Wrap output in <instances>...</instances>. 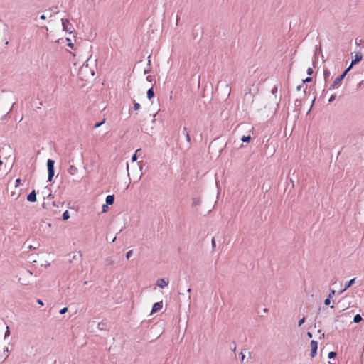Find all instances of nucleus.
<instances>
[{
    "label": "nucleus",
    "instance_id": "30",
    "mask_svg": "<svg viewBox=\"0 0 364 364\" xmlns=\"http://www.w3.org/2000/svg\"><path fill=\"white\" fill-rule=\"evenodd\" d=\"M132 253H133V250H129V251H128L127 252L126 257H127V259H129L130 258V257L132 256Z\"/></svg>",
    "mask_w": 364,
    "mask_h": 364
},
{
    "label": "nucleus",
    "instance_id": "60",
    "mask_svg": "<svg viewBox=\"0 0 364 364\" xmlns=\"http://www.w3.org/2000/svg\"><path fill=\"white\" fill-rule=\"evenodd\" d=\"M6 353H9L8 348H6Z\"/></svg>",
    "mask_w": 364,
    "mask_h": 364
},
{
    "label": "nucleus",
    "instance_id": "36",
    "mask_svg": "<svg viewBox=\"0 0 364 364\" xmlns=\"http://www.w3.org/2000/svg\"><path fill=\"white\" fill-rule=\"evenodd\" d=\"M336 294V291L334 289H332L328 295L329 298H332Z\"/></svg>",
    "mask_w": 364,
    "mask_h": 364
},
{
    "label": "nucleus",
    "instance_id": "9",
    "mask_svg": "<svg viewBox=\"0 0 364 364\" xmlns=\"http://www.w3.org/2000/svg\"><path fill=\"white\" fill-rule=\"evenodd\" d=\"M355 278H353L351 279L350 280L348 281L347 282H346L345 284V287L343 289L341 290L340 291V294H342L343 292H344L347 289H348L350 287H351L354 283H355Z\"/></svg>",
    "mask_w": 364,
    "mask_h": 364
},
{
    "label": "nucleus",
    "instance_id": "44",
    "mask_svg": "<svg viewBox=\"0 0 364 364\" xmlns=\"http://www.w3.org/2000/svg\"><path fill=\"white\" fill-rule=\"evenodd\" d=\"M321 47H319V48H316V53H315V54L316 55V54H318V53H321Z\"/></svg>",
    "mask_w": 364,
    "mask_h": 364
},
{
    "label": "nucleus",
    "instance_id": "57",
    "mask_svg": "<svg viewBox=\"0 0 364 364\" xmlns=\"http://www.w3.org/2000/svg\"><path fill=\"white\" fill-rule=\"evenodd\" d=\"M150 63H151V60H149V61H148V65H150Z\"/></svg>",
    "mask_w": 364,
    "mask_h": 364
},
{
    "label": "nucleus",
    "instance_id": "47",
    "mask_svg": "<svg viewBox=\"0 0 364 364\" xmlns=\"http://www.w3.org/2000/svg\"><path fill=\"white\" fill-rule=\"evenodd\" d=\"M318 333H320V335H321V337H322V338H324V336H325V333H322V331H321V330H318Z\"/></svg>",
    "mask_w": 364,
    "mask_h": 364
},
{
    "label": "nucleus",
    "instance_id": "11",
    "mask_svg": "<svg viewBox=\"0 0 364 364\" xmlns=\"http://www.w3.org/2000/svg\"><path fill=\"white\" fill-rule=\"evenodd\" d=\"M183 134L185 135L186 139L187 142L189 144V146H191V136H190V134L188 130V128L186 127H184L183 128Z\"/></svg>",
    "mask_w": 364,
    "mask_h": 364
},
{
    "label": "nucleus",
    "instance_id": "14",
    "mask_svg": "<svg viewBox=\"0 0 364 364\" xmlns=\"http://www.w3.org/2000/svg\"><path fill=\"white\" fill-rule=\"evenodd\" d=\"M154 91L153 87H151L147 91V97L149 100H151L154 97Z\"/></svg>",
    "mask_w": 364,
    "mask_h": 364
},
{
    "label": "nucleus",
    "instance_id": "51",
    "mask_svg": "<svg viewBox=\"0 0 364 364\" xmlns=\"http://www.w3.org/2000/svg\"><path fill=\"white\" fill-rule=\"evenodd\" d=\"M40 18L42 20H45L46 18V16L44 14H43L41 16Z\"/></svg>",
    "mask_w": 364,
    "mask_h": 364
},
{
    "label": "nucleus",
    "instance_id": "16",
    "mask_svg": "<svg viewBox=\"0 0 364 364\" xmlns=\"http://www.w3.org/2000/svg\"><path fill=\"white\" fill-rule=\"evenodd\" d=\"M301 89H303V90H304V95H306V93L307 85H303V84L301 83V85H298V86H297V87H296V90H297V91H299V90H301Z\"/></svg>",
    "mask_w": 364,
    "mask_h": 364
},
{
    "label": "nucleus",
    "instance_id": "21",
    "mask_svg": "<svg viewBox=\"0 0 364 364\" xmlns=\"http://www.w3.org/2000/svg\"><path fill=\"white\" fill-rule=\"evenodd\" d=\"M63 220H67L68 219L70 218V213L68 210H65L63 213Z\"/></svg>",
    "mask_w": 364,
    "mask_h": 364
},
{
    "label": "nucleus",
    "instance_id": "22",
    "mask_svg": "<svg viewBox=\"0 0 364 364\" xmlns=\"http://www.w3.org/2000/svg\"><path fill=\"white\" fill-rule=\"evenodd\" d=\"M106 122V119L105 118L102 121L100 122H97L96 123L95 125H94V128L95 129H97L98 127H100V126H102L103 124H105Z\"/></svg>",
    "mask_w": 364,
    "mask_h": 364
},
{
    "label": "nucleus",
    "instance_id": "25",
    "mask_svg": "<svg viewBox=\"0 0 364 364\" xmlns=\"http://www.w3.org/2000/svg\"><path fill=\"white\" fill-rule=\"evenodd\" d=\"M141 149H137L135 152V154L132 156V161H135L137 160V153L139 152Z\"/></svg>",
    "mask_w": 364,
    "mask_h": 364
},
{
    "label": "nucleus",
    "instance_id": "29",
    "mask_svg": "<svg viewBox=\"0 0 364 364\" xmlns=\"http://www.w3.org/2000/svg\"><path fill=\"white\" fill-rule=\"evenodd\" d=\"M278 87L277 85H274V87L272 89V94L275 95L277 92Z\"/></svg>",
    "mask_w": 364,
    "mask_h": 364
},
{
    "label": "nucleus",
    "instance_id": "40",
    "mask_svg": "<svg viewBox=\"0 0 364 364\" xmlns=\"http://www.w3.org/2000/svg\"><path fill=\"white\" fill-rule=\"evenodd\" d=\"M335 99H336V95H331L328 100V102H332Z\"/></svg>",
    "mask_w": 364,
    "mask_h": 364
},
{
    "label": "nucleus",
    "instance_id": "17",
    "mask_svg": "<svg viewBox=\"0 0 364 364\" xmlns=\"http://www.w3.org/2000/svg\"><path fill=\"white\" fill-rule=\"evenodd\" d=\"M200 200L199 198H193L192 199V206H197L198 205H200Z\"/></svg>",
    "mask_w": 364,
    "mask_h": 364
},
{
    "label": "nucleus",
    "instance_id": "35",
    "mask_svg": "<svg viewBox=\"0 0 364 364\" xmlns=\"http://www.w3.org/2000/svg\"><path fill=\"white\" fill-rule=\"evenodd\" d=\"M67 311H68V308L67 307H64V308H63L62 309L60 310V314H64Z\"/></svg>",
    "mask_w": 364,
    "mask_h": 364
},
{
    "label": "nucleus",
    "instance_id": "5",
    "mask_svg": "<svg viewBox=\"0 0 364 364\" xmlns=\"http://www.w3.org/2000/svg\"><path fill=\"white\" fill-rule=\"evenodd\" d=\"M310 346L311 348L310 356L311 358H314L317 353L318 342L316 341L312 340L310 343Z\"/></svg>",
    "mask_w": 364,
    "mask_h": 364
},
{
    "label": "nucleus",
    "instance_id": "46",
    "mask_svg": "<svg viewBox=\"0 0 364 364\" xmlns=\"http://www.w3.org/2000/svg\"><path fill=\"white\" fill-rule=\"evenodd\" d=\"M318 333H320V335H321V337H322V338H324V336H325V333H322V331H321V330H318Z\"/></svg>",
    "mask_w": 364,
    "mask_h": 364
},
{
    "label": "nucleus",
    "instance_id": "15",
    "mask_svg": "<svg viewBox=\"0 0 364 364\" xmlns=\"http://www.w3.org/2000/svg\"><path fill=\"white\" fill-rule=\"evenodd\" d=\"M113 264H114V260H113L112 257H107L105 259V265L106 266H110V265H112Z\"/></svg>",
    "mask_w": 364,
    "mask_h": 364
},
{
    "label": "nucleus",
    "instance_id": "3",
    "mask_svg": "<svg viewBox=\"0 0 364 364\" xmlns=\"http://www.w3.org/2000/svg\"><path fill=\"white\" fill-rule=\"evenodd\" d=\"M23 275L25 277H19L18 279V282L22 284V285H27L30 283V281L28 280L26 277L27 276H28L29 277H31L32 276V272L28 269H24L23 271Z\"/></svg>",
    "mask_w": 364,
    "mask_h": 364
},
{
    "label": "nucleus",
    "instance_id": "2",
    "mask_svg": "<svg viewBox=\"0 0 364 364\" xmlns=\"http://www.w3.org/2000/svg\"><path fill=\"white\" fill-rule=\"evenodd\" d=\"M350 70L349 68H346L341 75H340L339 76H338L333 81V84L330 86L329 87V90H332V89H334L336 86H338L341 82L342 80L345 78V77L346 76V75L348 74V73L350 71Z\"/></svg>",
    "mask_w": 364,
    "mask_h": 364
},
{
    "label": "nucleus",
    "instance_id": "27",
    "mask_svg": "<svg viewBox=\"0 0 364 364\" xmlns=\"http://www.w3.org/2000/svg\"><path fill=\"white\" fill-rule=\"evenodd\" d=\"M140 107H141V105H140V104H139V103L136 102H134V107H133V108H134V110H138V109H140Z\"/></svg>",
    "mask_w": 364,
    "mask_h": 364
},
{
    "label": "nucleus",
    "instance_id": "26",
    "mask_svg": "<svg viewBox=\"0 0 364 364\" xmlns=\"http://www.w3.org/2000/svg\"><path fill=\"white\" fill-rule=\"evenodd\" d=\"M311 81H312V77H307L306 79L303 80L302 84L306 85L305 84L306 82H310Z\"/></svg>",
    "mask_w": 364,
    "mask_h": 364
},
{
    "label": "nucleus",
    "instance_id": "56",
    "mask_svg": "<svg viewBox=\"0 0 364 364\" xmlns=\"http://www.w3.org/2000/svg\"><path fill=\"white\" fill-rule=\"evenodd\" d=\"M315 100H316V97H314V100H313V101H312V105L314 103Z\"/></svg>",
    "mask_w": 364,
    "mask_h": 364
},
{
    "label": "nucleus",
    "instance_id": "8",
    "mask_svg": "<svg viewBox=\"0 0 364 364\" xmlns=\"http://www.w3.org/2000/svg\"><path fill=\"white\" fill-rule=\"evenodd\" d=\"M156 284L157 286H159L160 288H164L166 286H168V281H166L163 278H160V279H157V282H156Z\"/></svg>",
    "mask_w": 364,
    "mask_h": 364
},
{
    "label": "nucleus",
    "instance_id": "58",
    "mask_svg": "<svg viewBox=\"0 0 364 364\" xmlns=\"http://www.w3.org/2000/svg\"><path fill=\"white\" fill-rule=\"evenodd\" d=\"M267 311H268V310H267V308H265V309H264V312H267Z\"/></svg>",
    "mask_w": 364,
    "mask_h": 364
},
{
    "label": "nucleus",
    "instance_id": "53",
    "mask_svg": "<svg viewBox=\"0 0 364 364\" xmlns=\"http://www.w3.org/2000/svg\"><path fill=\"white\" fill-rule=\"evenodd\" d=\"M116 237H114V238H112V242H114L115 240H116Z\"/></svg>",
    "mask_w": 364,
    "mask_h": 364
},
{
    "label": "nucleus",
    "instance_id": "12",
    "mask_svg": "<svg viewBox=\"0 0 364 364\" xmlns=\"http://www.w3.org/2000/svg\"><path fill=\"white\" fill-rule=\"evenodd\" d=\"M114 202V195H108L106 197V204L109 205H112Z\"/></svg>",
    "mask_w": 364,
    "mask_h": 364
},
{
    "label": "nucleus",
    "instance_id": "13",
    "mask_svg": "<svg viewBox=\"0 0 364 364\" xmlns=\"http://www.w3.org/2000/svg\"><path fill=\"white\" fill-rule=\"evenodd\" d=\"M68 171L70 175H75L77 172V168L75 166L70 165Z\"/></svg>",
    "mask_w": 364,
    "mask_h": 364
},
{
    "label": "nucleus",
    "instance_id": "7",
    "mask_svg": "<svg viewBox=\"0 0 364 364\" xmlns=\"http://www.w3.org/2000/svg\"><path fill=\"white\" fill-rule=\"evenodd\" d=\"M27 200L29 202H36V193L35 190H33L28 196Z\"/></svg>",
    "mask_w": 364,
    "mask_h": 364
},
{
    "label": "nucleus",
    "instance_id": "20",
    "mask_svg": "<svg viewBox=\"0 0 364 364\" xmlns=\"http://www.w3.org/2000/svg\"><path fill=\"white\" fill-rule=\"evenodd\" d=\"M323 75H324L325 82H326L328 81V79L329 78V77L331 75L330 71L328 70H327V69L324 70Z\"/></svg>",
    "mask_w": 364,
    "mask_h": 364
},
{
    "label": "nucleus",
    "instance_id": "6",
    "mask_svg": "<svg viewBox=\"0 0 364 364\" xmlns=\"http://www.w3.org/2000/svg\"><path fill=\"white\" fill-rule=\"evenodd\" d=\"M363 59V55L360 53H357L352 60L350 65L348 67L350 70L352 69L353 66L358 63Z\"/></svg>",
    "mask_w": 364,
    "mask_h": 364
},
{
    "label": "nucleus",
    "instance_id": "31",
    "mask_svg": "<svg viewBox=\"0 0 364 364\" xmlns=\"http://www.w3.org/2000/svg\"><path fill=\"white\" fill-rule=\"evenodd\" d=\"M305 322V317L301 318L298 322V326H301Z\"/></svg>",
    "mask_w": 364,
    "mask_h": 364
},
{
    "label": "nucleus",
    "instance_id": "18",
    "mask_svg": "<svg viewBox=\"0 0 364 364\" xmlns=\"http://www.w3.org/2000/svg\"><path fill=\"white\" fill-rule=\"evenodd\" d=\"M97 326L100 330H106L107 325V323L102 321L98 323Z\"/></svg>",
    "mask_w": 364,
    "mask_h": 364
},
{
    "label": "nucleus",
    "instance_id": "54",
    "mask_svg": "<svg viewBox=\"0 0 364 364\" xmlns=\"http://www.w3.org/2000/svg\"><path fill=\"white\" fill-rule=\"evenodd\" d=\"M48 198H53L52 194H51V193H50V194L48 196Z\"/></svg>",
    "mask_w": 364,
    "mask_h": 364
},
{
    "label": "nucleus",
    "instance_id": "37",
    "mask_svg": "<svg viewBox=\"0 0 364 364\" xmlns=\"http://www.w3.org/2000/svg\"><path fill=\"white\" fill-rule=\"evenodd\" d=\"M77 257L80 258L82 257L81 254L78 253V254L74 255L73 256V259H77Z\"/></svg>",
    "mask_w": 364,
    "mask_h": 364
},
{
    "label": "nucleus",
    "instance_id": "43",
    "mask_svg": "<svg viewBox=\"0 0 364 364\" xmlns=\"http://www.w3.org/2000/svg\"><path fill=\"white\" fill-rule=\"evenodd\" d=\"M107 207H108V205H107V204H104V205H102V212H106V211H107Z\"/></svg>",
    "mask_w": 364,
    "mask_h": 364
},
{
    "label": "nucleus",
    "instance_id": "24",
    "mask_svg": "<svg viewBox=\"0 0 364 364\" xmlns=\"http://www.w3.org/2000/svg\"><path fill=\"white\" fill-rule=\"evenodd\" d=\"M336 356V353L335 351H331L328 354V357L330 359H332Z\"/></svg>",
    "mask_w": 364,
    "mask_h": 364
},
{
    "label": "nucleus",
    "instance_id": "33",
    "mask_svg": "<svg viewBox=\"0 0 364 364\" xmlns=\"http://www.w3.org/2000/svg\"><path fill=\"white\" fill-rule=\"evenodd\" d=\"M301 100H298L297 99V100H295V106L296 107H299V106H301Z\"/></svg>",
    "mask_w": 364,
    "mask_h": 364
},
{
    "label": "nucleus",
    "instance_id": "39",
    "mask_svg": "<svg viewBox=\"0 0 364 364\" xmlns=\"http://www.w3.org/2000/svg\"><path fill=\"white\" fill-rule=\"evenodd\" d=\"M146 80L149 81V82H152L154 80V76L152 75H149L146 77Z\"/></svg>",
    "mask_w": 364,
    "mask_h": 364
},
{
    "label": "nucleus",
    "instance_id": "42",
    "mask_svg": "<svg viewBox=\"0 0 364 364\" xmlns=\"http://www.w3.org/2000/svg\"><path fill=\"white\" fill-rule=\"evenodd\" d=\"M21 180L20 178H17L16 180V186H15L18 187L19 186V184L21 183Z\"/></svg>",
    "mask_w": 364,
    "mask_h": 364
},
{
    "label": "nucleus",
    "instance_id": "34",
    "mask_svg": "<svg viewBox=\"0 0 364 364\" xmlns=\"http://www.w3.org/2000/svg\"><path fill=\"white\" fill-rule=\"evenodd\" d=\"M331 303V298L328 297L324 300V304L328 306Z\"/></svg>",
    "mask_w": 364,
    "mask_h": 364
},
{
    "label": "nucleus",
    "instance_id": "55",
    "mask_svg": "<svg viewBox=\"0 0 364 364\" xmlns=\"http://www.w3.org/2000/svg\"><path fill=\"white\" fill-rule=\"evenodd\" d=\"M187 291H188V293H190V292L191 291V288H188V290H187Z\"/></svg>",
    "mask_w": 364,
    "mask_h": 364
},
{
    "label": "nucleus",
    "instance_id": "41",
    "mask_svg": "<svg viewBox=\"0 0 364 364\" xmlns=\"http://www.w3.org/2000/svg\"><path fill=\"white\" fill-rule=\"evenodd\" d=\"M211 243H212V247L215 248L216 247V242H215L214 237L212 239Z\"/></svg>",
    "mask_w": 364,
    "mask_h": 364
},
{
    "label": "nucleus",
    "instance_id": "28",
    "mask_svg": "<svg viewBox=\"0 0 364 364\" xmlns=\"http://www.w3.org/2000/svg\"><path fill=\"white\" fill-rule=\"evenodd\" d=\"M10 335V330H9V327L7 326H6V331L5 332V335H4V338H7L8 336H9Z\"/></svg>",
    "mask_w": 364,
    "mask_h": 364
},
{
    "label": "nucleus",
    "instance_id": "38",
    "mask_svg": "<svg viewBox=\"0 0 364 364\" xmlns=\"http://www.w3.org/2000/svg\"><path fill=\"white\" fill-rule=\"evenodd\" d=\"M306 73H307V74H308L309 75H312V73H313V69H312V68H309L307 69Z\"/></svg>",
    "mask_w": 364,
    "mask_h": 364
},
{
    "label": "nucleus",
    "instance_id": "4",
    "mask_svg": "<svg viewBox=\"0 0 364 364\" xmlns=\"http://www.w3.org/2000/svg\"><path fill=\"white\" fill-rule=\"evenodd\" d=\"M63 30L71 33L73 31V26L69 23L68 19L62 18Z\"/></svg>",
    "mask_w": 364,
    "mask_h": 364
},
{
    "label": "nucleus",
    "instance_id": "48",
    "mask_svg": "<svg viewBox=\"0 0 364 364\" xmlns=\"http://www.w3.org/2000/svg\"><path fill=\"white\" fill-rule=\"evenodd\" d=\"M232 344L234 346V347H232V351L235 352V350H236V343H235V341H233Z\"/></svg>",
    "mask_w": 364,
    "mask_h": 364
},
{
    "label": "nucleus",
    "instance_id": "50",
    "mask_svg": "<svg viewBox=\"0 0 364 364\" xmlns=\"http://www.w3.org/2000/svg\"><path fill=\"white\" fill-rule=\"evenodd\" d=\"M306 334H307L308 337H309V338H312V336H313L312 333L311 332H309V331L307 332Z\"/></svg>",
    "mask_w": 364,
    "mask_h": 364
},
{
    "label": "nucleus",
    "instance_id": "10",
    "mask_svg": "<svg viewBox=\"0 0 364 364\" xmlns=\"http://www.w3.org/2000/svg\"><path fill=\"white\" fill-rule=\"evenodd\" d=\"M162 308V302H156L154 304L151 314H154Z\"/></svg>",
    "mask_w": 364,
    "mask_h": 364
},
{
    "label": "nucleus",
    "instance_id": "52",
    "mask_svg": "<svg viewBox=\"0 0 364 364\" xmlns=\"http://www.w3.org/2000/svg\"><path fill=\"white\" fill-rule=\"evenodd\" d=\"M149 72H150V68H149V69H146V70H144V74L149 73Z\"/></svg>",
    "mask_w": 364,
    "mask_h": 364
},
{
    "label": "nucleus",
    "instance_id": "45",
    "mask_svg": "<svg viewBox=\"0 0 364 364\" xmlns=\"http://www.w3.org/2000/svg\"><path fill=\"white\" fill-rule=\"evenodd\" d=\"M37 303H38V304H40V305H41V306H43V305H44V304H43V302L42 301V300H41V299H37Z\"/></svg>",
    "mask_w": 364,
    "mask_h": 364
},
{
    "label": "nucleus",
    "instance_id": "59",
    "mask_svg": "<svg viewBox=\"0 0 364 364\" xmlns=\"http://www.w3.org/2000/svg\"><path fill=\"white\" fill-rule=\"evenodd\" d=\"M3 164L2 161L0 159V166Z\"/></svg>",
    "mask_w": 364,
    "mask_h": 364
},
{
    "label": "nucleus",
    "instance_id": "19",
    "mask_svg": "<svg viewBox=\"0 0 364 364\" xmlns=\"http://www.w3.org/2000/svg\"><path fill=\"white\" fill-rule=\"evenodd\" d=\"M362 320V316L360 314H356L353 318V322L355 323H360Z\"/></svg>",
    "mask_w": 364,
    "mask_h": 364
},
{
    "label": "nucleus",
    "instance_id": "32",
    "mask_svg": "<svg viewBox=\"0 0 364 364\" xmlns=\"http://www.w3.org/2000/svg\"><path fill=\"white\" fill-rule=\"evenodd\" d=\"M67 41H68L67 46L71 48H73L74 45L73 43L70 41V38H67Z\"/></svg>",
    "mask_w": 364,
    "mask_h": 364
},
{
    "label": "nucleus",
    "instance_id": "23",
    "mask_svg": "<svg viewBox=\"0 0 364 364\" xmlns=\"http://www.w3.org/2000/svg\"><path fill=\"white\" fill-rule=\"evenodd\" d=\"M251 139V136L250 135L248 136H243L241 139L242 142H249Z\"/></svg>",
    "mask_w": 364,
    "mask_h": 364
},
{
    "label": "nucleus",
    "instance_id": "49",
    "mask_svg": "<svg viewBox=\"0 0 364 364\" xmlns=\"http://www.w3.org/2000/svg\"><path fill=\"white\" fill-rule=\"evenodd\" d=\"M240 355H241V360L243 361L245 359V355L243 354L242 352L240 353Z\"/></svg>",
    "mask_w": 364,
    "mask_h": 364
},
{
    "label": "nucleus",
    "instance_id": "1",
    "mask_svg": "<svg viewBox=\"0 0 364 364\" xmlns=\"http://www.w3.org/2000/svg\"><path fill=\"white\" fill-rule=\"evenodd\" d=\"M55 161L53 159H48L47 161V168H48V181L51 182L53 176L55 175Z\"/></svg>",
    "mask_w": 364,
    "mask_h": 364
}]
</instances>
